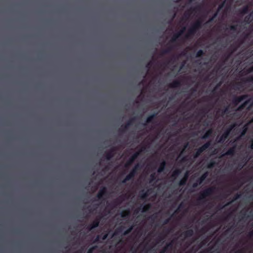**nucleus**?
<instances>
[{
	"label": "nucleus",
	"instance_id": "obj_32",
	"mask_svg": "<svg viewBox=\"0 0 253 253\" xmlns=\"http://www.w3.org/2000/svg\"><path fill=\"white\" fill-rule=\"evenodd\" d=\"M129 215V211H123L121 213V216L122 218L128 217Z\"/></svg>",
	"mask_w": 253,
	"mask_h": 253
},
{
	"label": "nucleus",
	"instance_id": "obj_35",
	"mask_svg": "<svg viewBox=\"0 0 253 253\" xmlns=\"http://www.w3.org/2000/svg\"><path fill=\"white\" fill-rule=\"evenodd\" d=\"M203 152L202 151V150L200 149V148H199L197 151H196L195 153L194 154V158H198L202 153H203Z\"/></svg>",
	"mask_w": 253,
	"mask_h": 253
},
{
	"label": "nucleus",
	"instance_id": "obj_51",
	"mask_svg": "<svg viewBox=\"0 0 253 253\" xmlns=\"http://www.w3.org/2000/svg\"><path fill=\"white\" fill-rule=\"evenodd\" d=\"M248 73L253 72V65L247 70Z\"/></svg>",
	"mask_w": 253,
	"mask_h": 253
},
{
	"label": "nucleus",
	"instance_id": "obj_47",
	"mask_svg": "<svg viewBox=\"0 0 253 253\" xmlns=\"http://www.w3.org/2000/svg\"><path fill=\"white\" fill-rule=\"evenodd\" d=\"M130 180H131L130 178H127V175L126 176V177L122 180V183H125L126 182V181H129Z\"/></svg>",
	"mask_w": 253,
	"mask_h": 253
},
{
	"label": "nucleus",
	"instance_id": "obj_63",
	"mask_svg": "<svg viewBox=\"0 0 253 253\" xmlns=\"http://www.w3.org/2000/svg\"><path fill=\"white\" fill-rule=\"evenodd\" d=\"M246 132V129H244L243 131L242 132L241 135H244Z\"/></svg>",
	"mask_w": 253,
	"mask_h": 253
},
{
	"label": "nucleus",
	"instance_id": "obj_14",
	"mask_svg": "<svg viewBox=\"0 0 253 253\" xmlns=\"http://www.w3.org/2000/svg\"><path fill=\"white\" fill-rule=\"evenodd\" d=\"M181 81L179 80H174L169 85L170 88H177L181 86Z\"/></svg>",
	"mask_w": 253,
	"mask_h": 253
},
{
	"label": "nucleus",
	"instance_id": "obj_50",
	"mask_svg": "<svg viewBox=\"0 0 253 253\" xmlns=\"http://www.w3.org/2000/svg\"><path fill=\"white\" fill-rule=\"evenodd\" d=\"M248 73L253 72V65L247 70Z\"/></svg>",
	"mask_w": 253,
	"mask_h": 253
},
{
	"label": "nucleus",
	"instance_id": "obj_40",
	"mask_svg": "<svg viewBox=\"0 0 253 253\" xmlns=\"http://www.w3.org/2000/svg\"><path fill=\"white\" fill-rule=\"evenodd\" d=\"M242 86V84L240 82L236 83L235 84V88L236 89H239Z\"/></svg>",
	"mask_w": 253,
	"mask_h": 253
},
{
	"label": "nucleus",
	"instance_id": "obj_28",
	"mask_svg": "<svg viewBox=\"0 0 253 253\" xmlns=\"http://www.w3.org/2000/svg\"><path fill=\"white\" fill-rule=\"evenodd\" d=\"M149 191L147 190L144 192H142L140 194V198L142 200L145 199L149 196Z\"/></svg>",
	"mask_w": 253,
	"mask_h": 253
},
{
	"label": "nucleus",
	"instance_id": "obj_62",
	"mask_svg": "<svg viewBox=\"0 0 253 253\" xmlns=\"http://www.w3.org/2000/svg\"><path fill=\"white\" fill-rule=\"evenodd\" d=\"M244 165L242 164L241 163H240L238 165V167L240 168V169H241L244 167Z\"/></svg>",
	"mask_w": 253,
	"mask_h": 253
},
{
	"label": "nucleus",
	"instance_id": "obj_44",
	"mask_svg": "<svg viewBox=\"0 0 253 253\" xmlns=\"http://www.w3.org/2000/svg\"><path fill=\"white\" fill-rule=\"evenodd\" d=\"M246 82L248 83H253V75L247 78Z\"/></svg>",
	"mask_w": 253,
	"mask_h": 253
},
{
	"label": "nucleus",
	"instance_id": "obj_22",
	"mask_svg": "<svg viewBox=\"0 0 253 253\" xmlns=\"http://www.w3.org/2000/svg\"><path fill=\"white\" fill-rule=\"evenodd\" d=\"M188 173H186L185 175V176H184V177H183L179 182V185L180 186H184L186 184V182H187V178H188Z\"/></svg>",
	"mask_w": 253,
	"mask_h": 253
},
{
	"label": "nucleus",
	"instance_id": "obj_21",
	"mask_svg": "<svg viewBox=\"0 0 253 253\" xmlns=\"http://www.w3.org/2000/svg\"><path fill=\"white\" fill-rule=\"evenodd\" d=\"M166 162L165 161H163L160 165V166L158 169V172L159 173H161L162 172H163L165 168H166Z\"/></svg>",
	"mask_w": 253,
	"mask_h": 253
},
{
	"label": "nucleus",
	"instance_id": "obj_34",
	"mask_svg": "<svg viewBox=\"0 0 253 253\" xmlns=\"http://www.w3.org/2000/svg\"><path fill=\"white\" fill-rule=\"evenodd\" d=\"M136 119V118L135 117H134L131 118L130 120H129L126 123V124L127 125V126H130L133 124V123L135 121Z\"/></svg>",
	"mask_w": 253,
	"mask_h": 253
},
{
	"label": "nucleus",
	"instance_id": "obj_41",
	"mask_svg": "<svg viewBox=\"0 0 253 253\" xmlns=\"http://www.w3.org/2000/svg\"><path fill=\"white\" fill-rule=\"evenodd\" d=\"M96 248H97L96 246H93V247H92L90 248L88 250V251L87 252V253H92L94 251V250L96 249Z\"/></svg>",
	"mask_w": 253,
	"mask_h": 253
},
{
	"label": "nucleus",
	"instance_id": "obj_29",
	"mask_svg": "<svg viewBox=\"0 0 253 253\" xmlns=\"http://www.w3.org/2000/svg\"><path fill=\"white\" fill-rule=\"evenodd\" d=\"M128 127L129 126H127V125L126 124L124 126H122V127L119 129V131L120 132L122 133H125L128 128Z\"/></svg>",
	"mask_w": 253,
	"mask_h": 253
},
{
	"label": "nucleus",
	"instance_id": "obj_48",
	"mask_svg": "<svg viewBox=\"0 0 253 253\" xmlns=\"http://www.w3.org/2000/svg\"><path fill=\"white\" fill-rule=\"evenodd\" d=\"M228 111V107H226L224 109H223L222 111V114L224 115L227 113Z\"/></svg>",
	"mask_w": 253,
	"mask_h": 253
},
{
	"label": "nucleus",
	"instance_id": "obj_37",
	"mask_svg": "<svg viewBox=\"0 0 253 253\" xmlns=\"http://www.w3.org/2000/svg\"><path fill=\"white\" fill-rule=\"evenodd\" d=\"M157 176L155 173H153L150 175V182H152L156 179Z\"/></svg>",
	"mask_w": 253,
	"mask_h": 253
},
{
	"label": "nucleus",
	"instance_id": "obj_30",
	"mask_svg": "<svg viewBox=\"0 0 253 253\" xmlns=\"http://www.w3.org/2000/svg\"><path fill=\"white\" fill-rule=\"evenodd\" d=\"M150 208H151L150 204H147V205H144L142 208V212H145L148 211L150 210Z\"/></svg>",
	"mask_w": 253,
	"mask_h": 253
},
{
	"label": "nucleus",
	"instance_id": "obj_55",
	"mask_svg": "<svg viewBox=\"0 0 253 253\" xmlns=\"http://www.w3.org/2000/svg\"><path fill=\"white\" fill-rule=\"evenodd\" d=\"M224 2L220 4L218 7V10H220L224 6Z\"/></svg>",
	"mask_w": 253,
	"mask_h": 253
},
{
	"label": "nucleus",
	"instance_id": "obj_19",
	"mask_svg": "<svg viewBox=\"0 0 253 253\" xmlns=\"http://www.w3.org/2000/svg\"><path fill=\"white\" fill-rule=\"evenodd\" d=\"M181 170L179 169H174L171 175V177L173 179H175L181 173Z\"/></svg>",
	"mask_w": 253,
	"mask_h": 253
},
{
	"label": "nucleus",
	"instance_id": "obj_12",
	"mask_svg": "<svg viewBox=\"0 0 253 253\" xmlns=\"http://www.w3.org/2000/svg\"><path fill=\"white\" fill-rule=\"evenodd\" d=\"M158 113H153V114L149 116L147 119L146 122L143 124L144 126H146L147 124L152 123L154 118L157 117Z\"/></svg>",
	"mask_w": 253,
	"mask_h": 253
},
{
	"label": "nucleus",
	"instance_id": "obj_1",
	"mask_svg": "<svg viewBox=\"0 0 253 253\" xmlns=\"http://www.w3.org/2000/svg\"><path fill=\"white\" fill-rule=\"evenodd\" d=\"M215 187H211L206 188L200 193L198 201L203 202L207 197L211 195L214 192Z\"/></svg>",
	"mask_w": 253,
	"mask_h": 253
},
{
	"label": "nucleus",
	"instance_id": "obj_38",
	"mask_svg": "<svg viewBox=\"0 0 253 253\" xmlns=\"http://www.w3.org/2000/svg\"><path fill=\"white\" fill-rule=\"evenodd\" d=\"M229 29L231 31H236L237 30V25H231L226 30Z\"/></svg>",
	"mask_w": 253,
	"mask_h": 253
},
{
	"label": "nucleus",
	"instance_id": "obj_6",
	"mask_svg": "<svg viewBox=\"0 0 253 253\" xmlns=\"http://www.w3.org/2000/svg\"><path fill=\"white\" fill-rule=\"evenodd\" d=\"M107 194V188L105 187H103L101 188L98 191L96 197L95 198H94L93 201H96L98 200H101L102 199L103 196H106Z\"/></svg>",
	"mask_w": 253,
	"mask_h": 253
},
{
	"label": "nucleus",
	"instance_id": "obj_56",
	"mask_svg": "<svg viewBox=\"0 0 253 253\" xmlns=\"http://www.w3.org/2000/svg\"><path fill=\"white\" fill-rule=\"evenodd\" d=\"M169 220H170V218H168V219H166V220H165V221H164L163 224H164V225H165V224H167L169 222Z\"/></svg>",
	"mask_w": 253,
	"mask_h": 253
},
{
	"label": "nucleus",
	"instance_id": "obj_33",
	"mask_svg": "<svg viewBox=\"0 0 253 253\" xmlns=\"http://www.w3.org/2000/svg\"><path fill=\"white\" fill-rule=\"evenodd\" d=\"M133 228V226L132 225L130 226L128 228H127L126 230H125L124 232L123 235H126L129 234L131 232V231L132 230Z\"/></svg>",
	"mask_w": 253,
	"mask_h": 253
},
{
	"label": "nucleus",
	"instance_id": "obj_31",
	"mask_svg": "<svg viewBox=\"0 0 253 253\" xmlns=\"http://www.w3.org/2000/svg\"><path fill=\"white\" fill-rule=\"evenodd\" d=\"M204 54H205V52H204V51L202 49H200L196 53V57H197V58L201 57Z\"/></svg>",
	"mask_w": 253,
	"mask_h": 253
},
{
	"label": "nucleus",
	"instance_id": "obj_11",
	"mask_svg": "<svg viewBox=\"0 0 253 253\" xmlns=\"http://www.w3.org/2000/svg\"><path fill=\"white\" fill-rule=\"evenodd\" d=\"M185 30V27H183V28L180 30L179 32L174 34L172 37L171 38V39L170 41V42L171 43H174L176 42V40L177 39L184 33V31Z\"/></svg>",
	"mask_w": 253,
	"mask_h": 253
},
{
	"label": "nucleus",
	"instance_id": "obj_42",
	"mask_svg": "<svg viewBox=\"0 0 253 253\" xmlns=\"http://www.w3.org/2000/svg\"><path fill=\"white\" fill-rule=\"evenodd\" d=\"M217 15V12H215L213 15L212 16V17L210 18L209 19V21H208V22H211L213 21L214 19L216 17Z\"/></svg>",
	"mask_w": 253,
	"mask_h": 253
},
{
	"label": "nucleus",
	"instance_id": "obj_61",
	"mask_svg": "<svg viewBox=\"0 0 253 253\" xmlns=\"http://www.w3.org/2000/svg\"><path fill=\"white\" fill-rule=\"evenodd\" d=\"M251 149H253V140H252V143L249 147Z\"/></svg>",
	"mask_w": 253,
	"mask_h": 253
},
{
	"label": "nucleus",
	"instance_id": "obj_39",
	"mask_svg": "<svg viewBox=\"0 0 253 253\" xmlns=\"http://www.w3.org/2000/svg\"><path fill=\"white\" fill-rule=\"evenodd\" d=\"M173 241H171L170 242L167 243L166 246L169 249V250H171L173 247Z\"/></svg>",
	"mask_w": 253,
	"mask_h": 253
},
{
	"label": "nucleus",
	"instance_id": "obj_2",
	"mask_svg": "<svg viewBox=\"0 0 253 253\" xmlns=\"http://www.w3.org/2000/svg\"><path fill=\"white\" fill-rule=\"evenodd\" d=\"M200 29V28H199V27L194 23L188 30L185 38L186 39H188L189 38L194 36Z\"/></svg>",
	"mask_w": 253,
	"mask_h": 253
},
{
	"label": "nucleus",
	"instance_id": "obj_26",
	"mask_svg": "<svg viewBox=\"0 0 253 253\" xmlns=\"http://www.w3.org/2000/svg\"><path fill=\"white\" fill-rule=\"evenodd\" d=\"M250 100H247L244 102L242 104H241L238 108L237 110L241 111L243 110L246 106L249 104Z\"/></svg>",
	"mask_w": 253,
	"mask_h": 253
},
{
	"label": "nucleus",
	"instance_id": "obj_4",
	"mask_svg": "<svg viewBox=\"0 0 253 253\" xmlns=\"http://www.w3.org/2000/svg\"><path fill=\"white\" fill-rule=\"evenodd\" d=\"M208 175H209V173L207 171L204 173L199 178H198L196 180V182L193 184V185H192L193 187L196 188L199 185H201L204 182V181L206 179V178L207 177Z\"/></svg>",
	"mask_w": 253,
	"mask_h": 253
},
{
	"label": "nucleus",
	"instance_id": "obj_59",
	"mask_svg": "<svg viewBox=\"0 0 253 253\" xmlns=\"http://www.w3.org/2000/svg\"><path fill=\"white\" fill-rule=\"evenodd\" d=\"M191 91L192 94L193 93H194V92L196 91V88H192L191 89Z\"/></svg>",
	"mask_w": 253,
	"mask_h": 253
},
{
	"label": "nucleus",
	"instance_id": "obj_27",
	"mask_svg": "<svg viewBox=\"0 0 253 253\" xmlns=\"http://www.w3.org/2000/svg\"><path fill=\"white\" fill-rule=\"evenodd\" d=\"M235 148L233 147L232 148H229L225 153V155L228 156H232L235 154Z\"/></svg>",
	"mask_w": 253,
	"mask_h": 253
},
{
	"label": "nucleus",
	"instance_id": "obj_16",
	"mask_svg": "<svg viewBox=\"0 0 253 253\" xmlns=\"http://www.w3.org/2000/svg\"><path fill=\"white\" fill-rule=\"evenodd\" d=\"M253 20V11L245 16L244 22L247 24H250Z\"/></svg>",
	"mask_w": 253,
	"mask_h": 253
},
{
	"label": "nucleus",
	"instance_id": "obj_53",
	"mask_svg": "<svg viewBox=\"0 0 253 253\" xmlns=\"http://www.w3.org/2000/svg\"><path fill=\"white\" fill-rule=\"evenodd\" d=\"M164 237L162 235H159L158 237V240L159 241H161L164 240Z\"/></svg>",
	"mask_w": 253,
	"mask_h": 253
},
{
	"label": "nucleus",
	"instance_id": "obj_49",
	"mask_svg": "<svg viewBox=\"0 0 253 253\" xmlns=\"http://www.w3.org/2000/svg\"><path fill=\"white\" fill-rule=\"evenodd\" d=\"M152 64H153V62L152 61L149 62L146 65V67L148 69H149L150 68V67L152 66Z\"/></svg>",
	"mask_w": 253,
	"mask_h": 253
},
{
	"label": "nucleus",
	"instance_id": "obj_54",
	"mask_svg": "<svg viewBox=\"0 0 253 253\" xmlns=\"http://www.w3.org/2000/svg\"><path fill=\"white\" fill-rule=\"evenodd\" d=\"M248 237L250 238H253V230L248 234Z\"/></svg>",
	"mask_w": 253,
	"mask_h": 253
},
{
	"label": "nucleus",
	"instance_id": "obj_57",
	"mask_svg": "<svg viewBox=\"0 0 253 253\" xmlns=\"http://www.w3.org/2000/svg\"><path fill=\"white\" fill-rule=\"evenodd\" d=\"M87 229L89 230V231H91L92 229H94V228H92V226L91 225V224L88 225L87 227Z\"/></svg>",
	"mask_w": 253,
	"mask_h": 253
},
{
	"label": "nucleus",
	"instance_id": "obj_3",
	"mask_svg": "<svg viewBox=\"0 0 253 253\" xmlns=\"http://www.w3.org/2000/svg\"><path fill=\"white\" fill-rule=\"evenodd\" d=\"M145 148L143 147V149L141 150L140 151L136 152L134 153L128 160V161L126 163L125 167L126 168H128L130 166H131L134 161L138 158L139 155H140V152L143 151Z\"/></svg>",
	"mask_w": 253,
	"mask_h": 253
},
{
	"label": "nucleus",
	"instance_id": "obj_9",
	"mask_svg": "<svg viewBox=\"0 0 253 253\" xmlns=\"http://www.w3.org/2000/svg\"><path fill=\"white\" fill-rule=\"evenodd\" d=\"M248 97V95L247 94L242 95L240 96L235 97L233 100L232 103L235 105H237L240 102L242 101L243 100L247 99Z\"/></svg>",
	"mask_w": 253,
	"mask_h": 253
},
{
	"label": "nucleus",
	"instance_id": "obj_18",
	"mask_svg": "<svg viewBox=\"0 0 253 253\" xmlns=\"http://www.w3.org/2000/svg\"><path fill=\"white\" fill-rule=\"evenodd\" d=\"M101 216L97 217L91 223V225L92 226V228H96L99 226L100 220L101 219Z\"/></svg>",
	"mask_w": 253,
	"mask_h": 253
},
{
	"label": "nucleus",
	"instance_id": "obj_13",
	"mask_svg": "<svg viewBox=\"0 0 253 253\" xmlns=\"http://www.w3.org/2000/svg\"><path fill=\"white\" fill-rule=\"evenodd\" d=\"M193 234V230L192 229H189L186 231L183 232L181 234V236H184L185 238H188L192 236Z\"/></svg>",
	"mask_w": 253,
	"mask_h": 253
},
{
	"label": "nucleus",
	"instance_id": "obj_20",
	"mask_svg": "<svg viewBox=\"0 0 253 253\" xmlns=\"http://www.w3.org/2000/svg\"><path fill=\"white\" fill-rule=\"evenodd\" d=\"M213 131L212 129H209L208 130L206 133L202 136V139H206L207 138H209L211 136V134H212Z\"/></svg>",
	"mask_w": 253,
	"mask_h": 253
},
{
	"label": "nucleus",
	"instance_id": "obj_52",
	"mask_svg": "<svg viewBox=\"0 0 253 253\" xmlns=\"http://www.w3.org/2000/svg\"><path fill=\"white\" fill-rule=\"evenodd\" d=\"M248 73L253 72V65L247 70Z\"/></svg>",
	"mask_w": 253,
	"mask_h": 253
},
{
	"label": "nucleus",
	"instance_id": "obj_43",
	"mask_svg": "<svg viewBox=\"0 0 253 253\" xmlns=\"http://www.w3.org/2000/svg\"><path fill=\"white\" fill-rule=\"evenodd\" d=\"M214 162H213V161H211V162H210L208 166H207V167L209 169H211V168H212L214 167Z\"/></svg>",
	"mask_w": 253,
	"mask_h": 253
},
{
	"label": "nucleus",
	"instance_id": "obj_60",
	"mask_svg": "<svg viewBox=\"0 0 253 253\" xmlns=\"http://www.w3.org/2000/svg\"><path fill=\"white\" fill-rule=\"evenodd\" d=\"M100 235H98V236L96 237V239H95V242H97V241H99V239H100Z\"/></svg>",
	"mask_w": 253,
	"mask_h": 253
},
{
	"label": "nucleus",
	"instance_id": "obj_5",
	"mask_svg": "<svg viewBox=\"0 0 253 253\" xmlns=\"http://www.w3.org/2000/svg\"><path fill=\"white\" fill-rule=\"evenodd\" d=\"M140 169L141 166L140 164L138 163L136 164L129 172V173L127 175V178L132 179L135 175L137 173L138 170H139Z\"/></svg>",
	"mask_w": 253,
	"mask_h": 253
},
{
	"label": "nucleus",
	"instance_id": "obj_7",
	"mask_svg": "<svg viewBox=\"0 0 253 253\" xmlns=\"http://www.w3.org/2000/svg\"><path fill=\"white\" fill-rule=\"evenodd\" d=\"M233 128V126H230L229 128L226 129L220 137L218 142L223 143L228 137L230 131Z\"/></svg>",
	"mask_w": 253,
	"mask_h": 253
},
{
	"label": "nucleus",
	"instance_id": "obj_10",
	"mask_svg": "<svg viewBox=\"0 0 253 253\" xmlns=\"http://www.w3.org/2000/svg\"><path fill=\"white\" fill-rule=\"evenodd\" d=\"M116 148L112 147L109 151L105 153V157L107 160H110L114 156Z\"/></svg>",
	"mask_w": 253,
	"mask_h": 253
},
{
	"label": "nucleus",
	"instance_id": "obj_45",
	"mask_svg": "<svg viewBox=\"0 0 253 253\" xmlns=\"http://www.w3.org/2000/svg\"><path fill=\"white\" fill-rule=\"evenodd\" d=\"M169 250V249L166 246H165L161 251L164 252V253H166Z\"/></svg>",
	"mask_w": 253,
	"mask_h": 253
},
{
	"label": "nucleus",
	"instance_id": "obj_17",
	"mask_svg": "<svg viewBox=\"0 0 253 253\" xmlns=\"http://www.w3.org/2000/svg\"><path fill=\"white\" fill-rule=\"evenodd\" d=\"M173 48V46L170 45L169 46L167 49L162 50L160 54V56L161 57L166 54L170 53L172 50Z\"/></svg>",
	"mask_w": 253,
	"mask_h": 253
},
{
	"label": "nucleus",
	"instance_id": "obj_64",
	"mask_svg": "<svg viewBox=\"0 0 253 253\" xmlns=\"http://www.w3.org/2000/svg\"><path fill=\"white\" fill-rule=\"evenodd\" d=\"M239 45H236L234 46V45H232V47H234V50H235L237 49V48L238 47Z\"/></svg>",
	"mask_w": 253,
	"mask_h": 253
},
{
	"label": "nucleus",
	"instance_id": "obj_24",
	"mask_svg": "<svg viewBox=\"0 0 253 253\" xmlns=\"http://www.w3.org/2000/svg\"><path fill=\"white\" fill-rule=\"evenodd\" d=\"M211 145V141H209L199 148L202 150V151L204 152L207 149L209 148Z\"/></svg>",
	"mask_w": 253,
	"mask_h": 253
},
{
	"label": "nucleus",
	"instance_id": "obj_36",
	"mask_svg": "<svg viewBox=\"0 0 253 253\" xmlns=\"http://www.w3.org/2000/svg\"><path fill=\"white\" fill-rule=\"evenodd\" d=\"M202 23H203V21L201 19H198L195 23L194 24H196V25H197L199 28H201L202 27Z\"/></svg>",
	"mask_w": 253,
	"mask_h": 253
},
{
	"label": "nucleus",
	"instance_id": "obj_25",
	"mask_svg": "<svg viewBox=\"0 0 253 253\" xmlns=\"http://www.w3.org/2000/svg\"><path fill=\"white\" fill-rule=\"evenodd\" d=\"M249 11V6L248 5L244 6L240 10V14L245 15Z\"/></svg>",
	"mask_w": 253,
	"mask_h": 253
},
{
	"label": "nucleus",
	"instance_id": "obj_23",
	"mask_svg": "<svg viewBox=\"0 0 253 253\" xmlns=\"http://www.w3.org/2000/svg\"><path fill=\"white\" fill-rule=\"evenodd\" d=\"M124 195H121L118 198H117L116 199H115L114 202H113V203L115 205H120V204H121V203L122 202V201L124 200Z\"/></svg>",
	"mask_w": 253,
	"mask_h": 253
},
{
	"label": "nucleus",
	"instance_id": "obj_15",
	"mask_svg": "<svg viewBox=\"0 0 253 253\" xmlns=\"http://www.w3.org/2000/svg\"><path fill=\"white\" fill-rule=\"evenodd\" d=\"M240 196H241V195H240V194H236L234 196V198H233V200H232L231 201H230V202H228V203H227L225 206H219L218 207V210H221V209H223L225 206H228V205H229L230 204H231V203H232V202H233L234 201H236V200H238V199H239V198H240Z\"/></svg>",
	"mask_w": 253,
	"mask_h": 253
},
{
	"label": "nucleus",
	"instance_id": "obj_46",
	"mask_svg": "<svg viewBox=\"0 0 253 253\" xmlns=\"http://www.w3.org/2000/svg\"><path fill=\"white\" fill-rule=\"evenodd\" d=\"M125 228V227H120L116 230V232H122L123 230Z\"/></svg>",
	"mask_w": 253,
	"mask_h": 253
},
{
	"label": "nucleus",
	"instance_id": "obj_58",
	"mask_svg": "<svg viewBox=\"0 0 253 253\" xmlns=\"http://www.w3.org/2000/svg\"><path fill=\"white\" fill-rule=\"evenodd\" d=\"M107 236H108V234H105L104 235H103V237L102 238V240H105L106 239V238H107Z\"/></svg>",
	"mask_w": 253,
	"mask_h": 253
},
{
	"label": "nucleus",
	"instance_id": "obj_8",
	"mask_svg": "<svg viewBox=\"0 0 253 253\" xmlns=\"http://www.w3.org/2000/svg\"><path fill=\"white\" fill-rule=\"evenodd\" d=\"M201 5H198L197 6L194 8H191L190 9H189L184 13V16L186 19H188L189 17L190 14H191L193 12H197L198 11H199L201 10Z\"/></svg>",
	"mask_w": 253,
	"mask_h": 253
}]
</instances>
